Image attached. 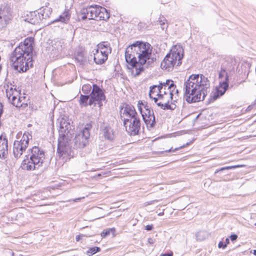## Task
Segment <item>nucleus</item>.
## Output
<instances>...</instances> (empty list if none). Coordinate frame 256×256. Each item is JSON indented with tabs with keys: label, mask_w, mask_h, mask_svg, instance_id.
I'll return each instance as SVG.
<instances>
[{
	"label": "nucleus",
	"mask_w": 256,
	"mask_h": 256,
	"mask_svg": "<svg viewBox=\"0 0 256 256\" xmlns=\"http://www.w3.org/2000/svg\"><path fill=\"white\" fill-rule=\"evenodd\" d=\"M184 100L188 103L202 101L210 92V82L202 74H191L184 83Z\"/></svg>",
	"instance_id": "obj_1"
},
{
	"label": "nucleus",
	"mask_w": 256,
	"mask_h": 256,
	"mask_svg": "<svg viewBox=\"0 0 256 256\" xmlns=\"http://www.w3.org/2000/svg\"><path fill=\"white\" fill-rule=\"evenodd\" d=\"M34 38H26L11 53L10 60L14 70L18 72H26L33 66L32 51Z\"/></svg>",
	"instance_id": "obj_2"
},
{
	"label": "nucleus",
	"mask_w": 256,
	"mask_h": 256,
	"mask_svg": "<svg viewBox=\"0 0 256 256\" xmlns=\"http://www.w3.org/2000/svg\"><path fill=\"white\" fill-rule=\"evenodd\" d=\"M146 54L138 55V56L125 55L126 62L130 65L128 68L132 70V72L134 76H137L143 72L145 68H148L156 60V58L152 56V52H145Z\"/></svg>",
	"instance_id": "obj_3"
},
{
	"label": "nucleus",
	"mask_w": 256,
	"mask_h": 256,
	"mask_svg": "<svg viewBox=\"0 0 256 256\" xmlns=\"http://www.w3.org/2000/svg\"><path fill=\"white\" fill-rule=\"evenodd\" d=\"M70 127V124L66 122L65 120L60 121L57 148L60 157L72 156V148L70 146L72 134L68 130Z\"/></svg>",
	"instance_id": "obj_4"
},
{
	"label": "nucleus",
	"mask_w": 256,
	"mask_h": 256,
	"mask_svg": "<svg viewBox=\"0 0 256 256\" xmlns=\"http://www.w3.org/2000/svg\"><path fill=\"white\" fill-rule=\"evenodd\" d=\"M184 56V50L182 47L174 46L162 62L160 66L168 72L172 70L174 66H180Z\"/></svg>",
	"instance_id": "obj_5"
},
{
	"label": "nucleus",
	"mask_w": 256,
	"mask_h": 256,
	"mask_svg": "<svg viewBox=\"0 0 256 256\" xmlns=\"http://www.w3.org/2000/svg\"><path fill=\"white\" fill-rule=\"evenodd\" d=\"M152 51L151 45L147 42L136 41L128 46L125 50V55L138 56V55L146 54Z\"/></svg>",
	"instance_id": "obj_6"
},
{
	"label": "nucleus",
	"mask_w": 256,
	"mask_h": 256,
	"mask_svg": "<svg viewBox=\"0 0 256 256\" xmlns=\"http://www.w3.org/2000/svg\"><path fill=\"white\" fill-rule=\"evenodd\" d=\"M92 128L90 124H87L82 130L78 132L74 140V148H83L88 142L90 134V130Z\"/></svg>",
	"instance_id": "obj_7"
},
{
	"label": "nucleus",
	"mask_w": 256,
	"mask_h": 256,
	"mask_svg": "<svg viewBox=\"0 0 256 256\" xmlns=\"http://www.w3.org/2000/svg\"><path fill=\"white\" fill-rule=\"evenodd\" d=\"M170 93L168 92L166 95L156 94V98H154V100L156 105L163 110H174L176 104L172 98Z\"/></svg>",
	"instance_id": "obj_8"
},
{
	"label": "nucleus",
	"mask_w": 256,
	"mask_h": 256,
	"mask_svg": "<svg viewBox=\"0 0 256 256\" xmlns=\"http://www.w3.org/2000/svg\"><path fill=\"white\" fill-rule=\"evenodd\" d=\"M138 109L146 124L148 126L153 128L156 124V118L153 110H151L147 103L144 104L142 102L140 104L138 102Z\"/></svg>",
	"instance_id": "obj_9"
},
{
	"label": "nucleus",
	"mask_w": 256,
	"mask_h": 256,
	"mask_svg": "<svg viewBox=\"0 0 256 256\" xmlns=\"http://www.w3.org/2000/svg\"><path fill=\"white\" fill-rule=\"evenodd\" d=\"M32 138V135L30 134L28 132H25L20 140H15L14 142L13 153L16 158H19L22 155L28 145L30 139Z\"/></svg>",
	"instance_id": "obj_10"
},
{
	"label": "nucleus",
	"mask_w": 256,
	"mask_h": 256,
	"mask_svg": "<svg viewBox=\"0 0 256 256\" xmlns=\"http://www.w3.org/2000/svg\"><path fill=\"white\" fill-rule=\"evenodd\" d=\"M90 98L88 100V104L94 106L98 104L100 108L102 106V101L105 100L106 96L103 90L96 84L92 86V89L90 94Z\"/></svg>",
	"instance_id": "obj_11"
},
{
	"label": "nucleus",
	"mask_w": 256,
	"mask_h": 256,
	"mask_svg": "<svg viewBox=\"0 0 256 256\" xmlns=\"http://www.w3.org/2000/svg\"><path fill=\"white\" fill-rule=\"evenodd\" d=\"M124 126L130 135L137 134L140 130V121L138 116L132 118H124Z\"/></svg>",
	"instance_id": "obj_12"
},
{
	"label": "nucleus",
	"mask_w": 256,
	"mask_h": 256,
	"mask_svg": "<svg viewBox=\"0 0 256 256\" xmlns=\"http://www.w3.org/2000/svg\"><path fill=\"white\" fill-rule=\"evenodd\" d=\"M12 19L10 8L8 5L0 7V30H5Z\"/></svg>",
	"instance_id": "obj_13"
},
{
	"label": "nucleus",
	"mask_w": 256,
	"mask_h": 256,
	"mask_svg": "<svg viewBox=\"0 0 256 256\" xmlns=\"http://www.w3.org/2000/svg\"><path fill=\"white\" fill-rule=\"evenodd\" d=\"M99 6L98 5H91L86 8H84L80 10L78 16H81L82 20H85L86 18L96 20Z\"/></svg>",
	"instance_id": "obj_14"
},
{
	"label": "nucleus",
	"mask_w": 256,
	"mask_h": 256,
	"mask_svg": "<svg viewBox=\"0 0 256 256\" xmlns=\"http://www.w3.org/2000/svg\"><path fill=\"white\" fill-rule=\"evenodd\" d=\"M228 88V76L226 74L223 81L220 80L219 86L216 88V90L210 94V100L214 101L224 94Z\"/></svg>",
	"instance_id": "obj_15"
},
{
	"label": "nucleus",
	"mask_w": 256,
	"mask_h": 256,
	"mask_svg": "<svg viewBox=\"0 0 256 256\" xmlns=\"http://www.w3.org/2000/svg\"><path fill=\"white\" fill-rule=\"evenodd\" d=\"M30 150V158L34 159L35 162L39 165L40 167L42 166L45 158L44 151L36 146L32 147Z\"/></svg>",
	"instance_id": "obj_16"
},
{
	"label": "nucleus",
	"mask_w": 256,
	"mask_h": 256,
	"mask_svg": "<svg viewBox=\"0 0 256 256\" xmlns=\"http://www.w3.org/2000/svg\"><path fill=\"white\" fill-rule=\"evenodd\" d=\"M122 110H123L122 114L124 118H132L138 116L134 107L129 104H126Z\"/></svg>",
	"instance_id": "obj_17"
},
{
	"label": "nucleus",
	"mask_w": 256,
	"mask_h": 256,
	"mask_svg": "<svg viewBox=\"0 0 256 256\" xmlns=\"http://www.w3.org/2000/svg\"><path fill=\"white\" fill-rule=\"evenodd\" d=\"M8 155V140L2 136H0V158L5 159Z\"/></svg>",
	"instance_id": "obj_18"
},
{
	"label": "nucleus",
	"mask_w": 256,
	"mask_h": 256,
	"mask_svg": "<svg viewBox=\"0 0 256 256\" xmlns=\"http://www.w3.org/2000/svg\"><path fill=\"white\" fill-rule=\"evenodd\" d=\"M22 169L26 170H33L36 169H38L40 166L37 164L34 159L30 157L29 160H24L22 164Z\"/></svg>",
	"instance_id": "obj_19"
},
{
	"label": "nucleus",
	"mask_w": 256,
	"mask_h": 256,
	"mask_svg": "<svg viewBox=\"0 0 256 256\" xmlns=\"http://www.w3.org/2000/svg\"><path fill=\"white\" fill-rule=\"evenodd\" d=\"M70 18V14L69 10H65L59 16L52 21L50 22L48 24H54L57 22H61L62 24H67Z\"/></svg>",
	"instance_id": "obj_20"
},
{
	"label": "nucleus",
	"mask_w": 256,
	"mask_h": 256,
	"mask_svg": "<svg viewBox=\"0 0 256 256\" xmlns=\"http://www.w3.org/2000/svg\"><path fill=\"white\" fill-rule=\"evenodd\" d=\"M96 50L108 56L112 52L110 44L108 42H102L97 44Z\"/></svg>",
	"instance_id": "obj_21"
},
{
	"label": "nucleus",
	"mask_w": 256,
	"mask_h": 256,
	"mask_svg": "<svg viewBox=\"0 0 256 256\" xmlns=\"http://www.w3.org/2000/svg\"><path fill=\"white\" fill-rule=\"evenodd\" d=\"M98 10V14L96 18V20H106L110 18V13L104 7L99 6Z\"/></svg>",
	"instance_id": "obj_22"
},
{
	"label": "nucleus",
	"mask_w": 256,
	"mask_h": 256,
	"mask_svg": "<svg viewBox=\"0 0 256 256\" xmlns=\"http://www.w3.org/2000/svg\"><path fill=\"white\" fill-rule=\"evenodd\" d=\"M94 60L96 64H104L108 58V56L106 54H103L96 50V52L94 53Z\"/></svg>",
	"instance_id": "obj_23"
},
{
	"label": "nucleus",
	"mask_w": 256,
	"mask_h": 256,
	"mask_svg": "<svg viewBox=\"0 0 256 256\" xmlns=\"http://www.w3.org/2000/svg\"><path fill=\"white\" fill-rule=\"evenodd\" d=\"M38 10L39 12L38 13V16L40 20H41L49 18L52 12V10L50 8L46 7L44 8V7H42L39 9ZM36 16L37 17V16L36 15Z\"/></svg>",
	"instance_id": "obj_24"
},
{
	"label": "nucleus",
	"mask_w": 256,
	"mask_h": 256,
	"mask_svg": "<svg viewBox=\"0 0 256 256\" xmlns=\"http://www.w3.org/2000/svg\"><path fill=\"white\" fill-rule=\"evenodd\" d=\"M168 92H170V94H172L170 95L172 96V98L173 100V102H174L176 104L177 103L178 100V90L176 88V86L174 83L170 84V86H168Z\"/></svg>",
	"instance_id": "obj_25"
},
{
	"label": "nucleus",
	"mask_w": 256,
	"mask_h": 256,
	"mask_svg": "<svg viewBox=\"0 0 256 256\" xmlns=\"http://www.w3.org/2000/svg\"><path fill=\"white\" fill-rule=\"evenodd\" d=\"M18 95V92L16 88H13L10 87V88H8L6 90V96L10 102L12 100H16Z\"/></svg>",
	"instance_id": "obj_26"
},
{
	"label": "nucleus",
	"mask_w": 256,
	"mask_h": 256,
	"mask_svg": "<svg viewBox=\"0 0 256 256\" xmlns=\"http://www.w3.org/2000/svg\"><path fill=\"white\" fill-rule=\"evenodd\" d=\"M104 136L108 140H112L114 137L113 130L110 126H106L102 130Z\"/></svg>",
	"instance_id": "obj_27"
},
{
	"label": "nucleus",
	"mask_w": 256,
	"mask_h": 256,
	"mask_svg": "<svg viewBox=\"0 0 256 256\" xmlns=\"http://www.w3.org/2000/svg\"><path fill=\"white\" fill-rule=\"evenodd\" d=\"M90 98V95L80 94L79 100V104L82 106H86L88 104V100Z\"/></svg>",
	"instance_id": "obj_28"
},
{
	"label": "nucleus",
	"mask_w": 256,
	"mask_h": 256,
	"mask_svg": "<svg viewBox=\"0 0 256 256\" xmlns=\"http://www.w3.org/2000/svg\"><path fill=\"white\" fill-rule=\"evenodd\" d=\"M110 234H112L113 237L116 236V228H114L104 230L100 233L102 238H105Z\"/></svg>",
	"instance_id": "obj_29"
},
{
	"label": "nucleus",
	"mask_w": 256,
	"mask_h": 256,
	"mask_svg": "<svg viewBox=\"0 0 256 256\" xmlns=\"http://www.w3.org/2000/svg\"><path fill=\"white\" fill-rule=\"evenodd\" d=\"M75 60L80 64H82L85 61L84 54L82 52H77L74 57Z\"/></svg>",
	"instance_id": "obj_30"
},
{
	"label": "nucleus",
	"mask_w": 256,
	"mask_h": 256,
	"mask_svg": "<svg viewBox=\"0 0 256 256\" xmlns=\"http://www.w3.org/2000/svg\"><path fill=\"white\" fill-rule=\"evenodd\" d=\"M158 86L153 85L150 88V92L148 94V96L150 98L154 100V98L152 94H154L155 93L156 94L158 93Z\"/></svg>",
	"instance_id": "obj_31"
},
{
	"label": "nucleus",
	"mask_w": 256,
	"mask_h": 256,
	"mask_svg": "<svg viewBox=\"0 0 256 256\" xmlns=\"http://www.w3.org/2000/svg\"><path fill=\"white\" fill-rule=\"evenodd\" d=\"M100 248L98 246H94L93 248H90L87 251V254L88 256H92L96 254V252H100Z\"/></svg>",
	"instance_id": "obj_32"
},
{
	"label": "nucleus",
	"mask_w": 256,
	"mask_h": 256,
	"mask_svg": "<svg viewBox=\"0 0 256 256\" xmlns=\"http://www.w3.org/2000/svg\"><path fill=\"white\" fill-rule=\"evenodd\" d=\"M92 90V86L90 84H84L82 87V92L86 94L90 93Z\"/></svg>",
	"instance_id": "obj_33"
},
{
	"label": "nucleus",
	"mask_w": 256,
	"mask_h": 256,
	"mask_svg": "<svg viewBox=\"0 0 256 256\" xmlns=\"http://www.w3.org/2000/svg\"><path fill=\"white\" fill-rule=\"evenodd\" d=\"M158 93L157 94H162V95L163 94L166 95V94H168V88H166V90H164V88L162 86V82H160V84H158Z\"/></svg>",
	"instance_id": "obj_34"
},
{
	"label": "nucleus",
	"mask_w": 256,
	"mask_h": 256,
	"mask_svg": "<svg viewBox=\"0 0 256 256\" xmlns=\"http://www.w3.org/2000/svg\"><path fill=\"white\" fill-rule=\"evenodd\" d=\"M239 166H240L238 165V166H228L222 167L219 170H216V171L215 172V174H216L221 171H223L224 170H228L233 169V168H235L239 167Z\"/></svg>",
	"instance_id": "obj_35"
},
{
	"label": "nucleus",
	"mask_w": 256,
	"mask_h": 256,
	"mask_svg": "<svg viewBox=\"0 0 256 256\" xmlns=\"http://www.w3.org/2000/svg\"><path fill=\"white\" fill-rule=\"evenodd\" d=\"M226 74L228 75V74L227 72H226L225 69L223 68H221V70L219 72V75H218V78L222 80V78L224 76V78L226 77Z\"/></svg>",
	"instance_id": "obj_36"
},
{
	"label": "nucleus",
	"mask_w": 256,
	"mask_h": 256,
	"mask_svg": "<svg viewBox=\"0 0 256 256\" xmlns=\"http://www.w3.org/2000/svg\"><path fill=\"white\" fill-rule=\"evenodd\" d=\"M158 22L159 24L161 26L162 29L164 30V27L163 26L164 25L165 22H166V18L163 16H162V17H160L159 18Z\"/></svg>",
	"instance_id": "obj_37"
},
{
	"label": "nucleus",
	"mask_w": 256,
	"mask_h": 256,
	"mask_svg": "<svg viewBox=\"0 0 256 256\" xmlns=\"http://www.w3.org/2000/svg\"><path fill=\"white\" fill-rule=\"evenodd\" d=\"M10 102L16 107H20L22 106L20 104V98H17V99L16 100H12Z\"/></svg>",
	"instance_id": "obj_38"
},
{
	"label": "nucleus",
	"mask_w": 256,
	"mask_h": 256,
	"mask_svg": "<svg viewBox=\"0 0 256 256\" xmlns=\"http://www.w3.org/2000/svg\"><path fill=\"white\" fill-rule=\"evenodd\" d=\"M172 83H174L173 81L170 80H166V82L162 83V86L164 88V90H166V88H168V86H170Z\"/></svg>",
	"instance_id": "obj_39"
},
{
	"label": "nucleus",
	"mask_w": 256,
	"mask_h": 256,
	"mask_svg": "<svg viewBox=\"0 0 256 256\" xmlns=\"http://www.w3.org/2000/svg\"><path fill=\"white\" fill-rule=\"evenodd\" d=\"M183 146H180L179 148H175L174 149L172 150V148H171L168 150H165L166 152H174L178 150L180 148H182Z\"/></svg>",
	"instance_id": "obj_40"
},
{
	"label": "nucleus",
	"mask_w": 256,
	"mask_h": 256,
	"mask_svg": "<svg viewBox=\"0 0 256 256\" xmlns=\"http://www.w3.org/2000/svg\"><path fill=\"white\" fill-rule=\"evenodd\" d=\"M218 248H224L226 247V244H224V243L222 242H220L219 243H218Z\"/></svg>",
	"instance_id": "obj_41"
},
{
	"label": "nucleus",
	"mask_w": 256,
	"mask_h": 256,
	"mask_svg": "<svg viewBox=\"0 0 256 256\" xmlns=\"http://www.w3.org/2000/svg\"><path fill=\"white\" fill-rule=\"evenodd\" d=\"M153 228H154V226H153L152 224H148V225H146L145 226V229L146 230H152Z\"/></svg>",
	"instance_id": "obj_42"
},
{
	"label": "nucleus",
	"mask_w": 256,
	"mask_h": 256,
	"mask_svg": "<svg viewBox=\"0 0 256 256\" xmlns=\"http://www.w3.org/2000/svg\"><path fill=\"white\" fill-rule=\"evenodd\" d=\"M238 238V236L236 234H232L230 236V238L232 241L236 240Z\"/></svg>",
	"instance_id": "obj_43"
},
{
	"label": "nucleus",
	"mask_w": 256,
	"mask_h": 256,
	"mask_svg": "<svg viewBox=\"0 0 256 256\" xmlns=\"http://www.w3.org/2000/svg\"><path fill=\"white\" fill-rule=\"evenodd\" d=\"M30 22L32 24H38L39 22V21H38V20H34V18H32L30 20Z\"/></svg>",
	"instance_id": "obj_44"
},
{
	"label": "nucleus",
	"mask_w": 256,
	"mask_h": 256,
	"mask_svg": "<svg viewBox=\"0 0 256 256\" xmlns=\"http://www.w3.org/2000/svg\"><path fill=\"white\" fill-rule=\"evenodd\" d=\"M173 256V252H170L168 254H162L160 255V256Z\"/></svg>",
	"instance_id": "obj_45"
},
{
	"label": "nucleus",
	"mask_w": 256,
	"mask_h": 256,
	"mask_svg": "<svg viewBox=\"0 0 256 256\" xmlns=\"http://www.w3.org/2000/svg\"><path fill=\"white\" fill-rule=\"evenodd\" d=\"M2 109H3V106L2 103L0 102V118H1V116L2 114Z\"/></svg>",
	"instance_id": "obj_46"
},
{
	"label": "nucleus",
	"mask_w": 256,
	"mask_h": 256,
	"mask_svg": "<svg viewBox=\"0 0 256 256\" xmlns=\"http://www.w3.org/2000/svg\"><path fill=\"white\" fill-rule=\"evenodd\" d=\"M82 237V235L76 236V242H78L80 240H81Z\"/></svg>",
	"instance_id": "obj_47"
},
{
	"label": "nucleus",
	"mask_w": 256,
	"mask_h": 256,
	"mask_svg": "<svg viewBox=\"0 0 256 256\" xmlns=\"http://www.w3.org/2000/svg\"><path fill=\"white\" fill-rule=\"evenodd\" d=\"M84 198V196H82V198H75V199H74V200H72V201H73L74 202H78V200H80L81 199Z\"/></svg>",
	"instance_id": "obj_48"
},
{
	"label": "nucleus",
	"mask_w": 256,
	"mask_h": 256,
	"mask_svg": "<svg viewBox=\"0 0 256 256\" xmlns=\"http://www.w3.org/2000/svg\"><path fill=\"white\" fill-rule=\"evenodd\" d=\"M229 243H230V240H229V239L228 238H226V242L224 243V244H226V246H227V245L228 244H229Z\"/></svg>",
	"instance_id": "obj_49"
},
{
	"label": "nucleus",
	"mask_w": 256,
	"mask_h": 256,
	"mask_svg": "<svg viewBox=\"0 0 256 256\" xmlns=\"http://www.w3.org/2000/svg\"><path fill=\"white\" fill-rule=\"evenodd\" d=\"M254 254L256 256V250H254Z\"/></svg>",
	"instance_id": "obj_50"
},
{
	"label": "nucleus",
	"mask_w": 256,
	"mask_h": 256,
	"mask_svg": "<svg viewBox=\"0 0 256 256\" xmlns=\"http://www.w3.org/2000/svg\"><path fill=\"white\" fill-rule=\"evenodd\" d=\"M255 226H256V223L255 224Z\"/></svg>",
	"instance_id": "obj_51"
}]
</instances>
